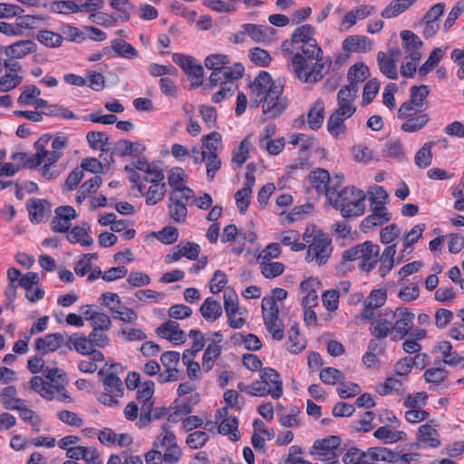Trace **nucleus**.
Segmentation results:
<instances>
[{
    "instance_id": "18",
    "label": "nucleus",
    "mask_w": 464,
    "mask_h": 464,
    "mask_svg": "<svg viewBox=\"0 0 464 464\" xmlns=\"http://www.w3.org/2000/svg\"><path fill=\"white\" fill-rule=\"evenodd\" d=\"M50 203L46 199L30 198L26 203V208L31 222L40 223L45 214L50 211Z\"/></svg>"
},
{
    "instance_id": "62",
    "label": "nucleus",
    "mask_w": 464,
    "mask_h": 464,
    "mask_svg": "<svg viewBox=\"0 0 464 464\" xmlns=\"http://www.w3.org/2000/svg\"><path fill=\"white\" fill-rule=\"evenodd\" d=\"M285 266L279 262L261 264V273L266 278H275L283 274Z\"/></svg>"
},
{
    "instance_id": "20",
    "label": "nucleus",
    "mask_w": 464,
    "mask_h": 464,
    "mask_svg": "<svg viewBox=\"0 0 464 464\" xmlns=\"http://www.w3.org/2000/svg\"><path fill=\"white\" fill-rule=\"evenodd\" d=\"M343 49L347 53H366L372 50V42L363 35H350L343 42Z\"/></svg>"
},
{
    "instance_id": "50",
    "label": "nucleus",
    "mask_w": 464,
    "mask_h": 464,
    "mask_svg": "<svg viewBox=\"0 0 464 464\" xmlns=\"http://www.w3.org/2000/svg\"><path fill=\"white\" fill-rule=\"evenodd\" d=\"M442 57L443 51L441 48L433 49L427 61L419 68V75L425 77L434 67L438 65Z\"/></svg>"
},
{
    "instance_id": "64",
    "label": "nucleus",
    "mask_w": 464,
    "mask_h": 464,
    "mask_svg": "<svg viewBox=\"0 0 464 464\" xmlns=\"http://www.w3.org/2000/svg\"><path fill=\"white\" fill-rule=\"evenodd\" d=\"M448 377V372L441 367L430 368L424 373V379L429 383H440Z\"/></svg>"
},
{
    "instance_id": "9",
    "label": "nucleus",
    "mask_w": 464,
    "mask_h": 464,
    "mask_svg": "<svg viewBox=\"0 0 464 464\" xmlns=\"http://www.w3.org/2000/svg\"><path fill=\"white\" fill-rule=\"evenodd\" d=\"M393 319L392 342H398L407 336L413 327L415 315L407 308H396Z\"/></svg>"
},
{
    "instance_id": "48",
    "label": "nucleus",
    "mask_w": 464,
    "mask_h": 464,
    "mask_svg": "<svg viewBox=\"0 0 464 464\" xmlns=\"http://www.w3.org/2000/svg\"><path fill=\"white\" fill-rule=\"evenodd\" d=\"M165 193L166 185L164 183H151L147 193L144 195L146 196V204L149 206L156 205L158 202L163 199Z\"/></svg>"
},
{
    "instance_id": "12",
    "label": "nucleus",
    "mask_w": 464,
    "mask_h": 464,
    "mask_svg": "<svg viewBox=\"0 0 464 464\" xmlns=\"http://www.w3.org/2000/svg\"><path fill=\"white\" fill-rule=\"evenodd\" d=\"M55 216L52 219L53 231L65 233L72 226V220L77 218L75 209L71 206H60L55 209Z\"/></svg>"
},
{
    "instance_id": "2",
    "label": "nucleus",
    "mask_w": 464,
    "mask_h": 464,
    "mask_svg": "<svg viewBox=\"0 0 464 464\" xmlns=\"http://www.w3.org/2000/svg\"><path fill=\"white\" fill-rule=\"evenodd\" d=\"M327 198L344 218L362 216L365 211L366 194L353 186L343 188L339 194L334 193V188H331Z\"/></svg>"
},
{
    "instance_id": "60",
    "label": "nucleus",
    "mask_w": 464,
    "mask_h": 464,
    "mask_svg": "<svg viewBox=\"0 0 464 464\" xmlns=\"http://www.w3.org/2000/svg\"><path fill=\"white\" fill-rule=\"evenodd\" d=\"M224 308L227 316L235 315L238 312V297L234 291L224 293Z\"/></svg>"
},
{
    "instance_id": "59",
    "label": "nucleus",
    "mask_w": 464,
    "mask_h": 464,
    "mask_svg": "<svg viewBox=\"0 0 464 464\" xmlns=\"http://www.w3.org/2000/svg\"><path fill=\"white\" fill-rule=\"evenodd\" d=\"M43 114L50 117H60L64 120L76 119L75 114L71 110L58 104H50L47 111H42Z\"/></svg>"
},
{
    "instance_id": "5",
    "label": "nucleus",
    "mask_w": 464,
    "mask_h": 464,
    "mask_svg": "<svg viewBox=\"0 0 464 464\" xmlns=\"http://www.w3.org/2000/svg\"><path fill=\"white\" fill-rule=\"evenodd\" d=\"M263 392L259 397L270 395L277 400L283 395L284 386L280 373L273 368L266 367L260 372V380L255 381Z\"/></svg>"
},
{
    "instance_id": "21",
    "label": "nucleus",
    "mask_w": 464,
    "mask_h": 464,
    "mask_svg": "<svg viewBox=\"0 0 464 464\" xmlns=\"http://www.w3.org/2000/svg\"><path fill=\"white\" fill-rule=\"evenodd\" d=\"M230 60L227 55L221 53L210 54L205 59V66L211 70L212 72L209 76V82L212 86L217 85V76L218 72L226 65L229 64Z\"/></svg>"
},
{
    "instance_id": "45",
    "label": "nucleus",
    "mask_w": 464,
    "mask_h": 464,
    "mask_svg": "<svg viewBox=\"0 0 464 464\" xmlns=\"http://www.w3.org/2000/svg\"><path fill=\"white\" fill-rule=\"evenodd\" d=\"M29 384L30 388L40 394L41 397L49 401L54 398V391L52 390V386L49 385V382H44L41 376L33 377Z\"/></svg>"
},
{
    "instance_id": "36",
    "label": "nucleus",
    "mask_w": 464,
    "mask_h": 464,
    "mask_svg": "<svg viewBox=\"0 0 464 464\" xmlns=\"http://www.w3.org/2000/svg\"><path fill=\"white\" fill-rule=\"evenodd\" d=\"M66 346L70 350H75L77 353L87 355L92 352V343L88 336L73 334L68 337Z\"/></svg>"
},
{
    "instance_id": "35",
    "label": "nucleus",
    "mask_w": 464,
    "mask_h": 464,
    "mask_svg": "<svg viewBox=\"0 0 464 464\" xmlns=\"http://www.w3.org/2000/svg\"><path fill=\"white\" fill-rule=\"evenodd\" d=\"M377 62L379 69L382 74L392 80H396L398 78L396 63L392 58H388L387 53L384 52H379L377 53Z\"/></svg>"
},
{
    "instance_id": "61",
    "label": "nucleus",
    "mask_w": 464,
    "mask_h": 464,
    "mask_svg": "<svg viewBox=\"0 0 464 464\" xmlns=\"http://www.w3.org/2000/svg\"><path fill=\"white\" fill-rule=\"evenodd\" d=\"M208 440V435L205 431L197 430L187 437L186 443L190 449L197 450L202 448Z\"/></svg>"
},
{
    "instance_id": "7",
    "label": "nucleus",
    "mask_w": 464,
    "mask_h": 464,
    "mask_svg": "<svg viewBox=\"0 0 464 464\" xmlns=\"http://www.w3.org/2000/svg\"><path fill=\"white\" fill-rule=\"evenodd\" d=\"M104 392L97 393L100 402L108 406L118 404V399L123 396L124 388L121 380L115 372H110L103 380Z\"/></svg>"
},
{
    "instance_id": "6",
    "label": "nucleus",
    "mask_w": 464,
    "mask_h": 464,
    "mask_svg": "<svg viewBox=\"0 0 464 464\" xmlns=\"http://www.w3.org/2000/svg\"><path fill=\"white\" fill-rule=\"evenodd\" d=\"M341 438L334 435L316 440L310 450V454L317 460L334 459L341 454Z\"/></svg>"
},
{
    "instance_id": "42",
    "label": "nucleus",
    "mask_w": 464,
    "mask_h": 464,
    "mask_svg": "<svg viewBox=\"0 0 464 464\" xmlns=\"http://www.w3.org/2000/svg\"><path fill=\"white\" fill-rule=\"evenodd\" d=\"M435 145L434 141H428L416 152L414 162L420 169L428 168L432 162L431 149Z\"/></svg>"
},
{
    "instance_id": "14",
    "label": "nucleus",
    "mask_w": 464,
    "mask_h": 464,
    "mask_svg": "<svg viewBox=\"0 0 464 464\" xmlns=\"http://www.w3.org/2000/svg\"><path fill=\"white\" fill-rule=\"evenodd\" d=\"M156 334L163 339H167L176 345L184 343L187 341L185 332L179 329L176 321L168 320L161 324L157 329Z\"/></svg>"
},
{
    "instance_id": "10",
    "label": "nucleus",
    "mask_w": 464,
    "mask_h": 464,
    "mask_svg": "<svg viewBox=\"0 0 464 464\" xmlns=\"http://www.w3.org/2000/svg\"><path fill=\"white\" fill-rule=\"evenodd\" d=\"M310 237L311 236L304 235V240L310 243L307 256L322 264L330 256L331 242L324 236L314 237L312 241L309 240Z\"/></svg>"
},
{
    "instance_id": "44",
    "label": "nucleus",
    "mask_w": 464,
    "mask_h": 464,
    "mask_svg": "<svg viewBox=\"0 0 464 464\" xmlns=\"http://www.w3.org/2000/svg\"><path fill=\"white\" fill-rule=\"evenodd\" d=\"M312 187L316 189L317 192H323L326 194V188L328 183L331 181L329 172L324 169H317L314 170L310 175Z\"/></svg>"
},
{
    "instance_id": "46",
    "label": "nucleus",
    "mask_w": 464,
    "mask_h": 464,
    "mask_svg": "<svg viewBox=\"0 0 464 464\" xmlns=\"http://www.w3.org/2000/svg\"><path fill=\"white\" fill-rule=\"evenodd\" d=\"M373 435L375 438L383 440L384 442H397L400 440H405L407 439V434L404 431L401 430H391L386 426H382L378 428Z\"/></svg>"
},
{
    "instance_id": "28",
    "label": "nucleus",
    "mask_w": 464,
    "mask_h": 464,
    "mask_svg": "<svg viewBox=\"0 0 464 464\" xmlns=\"http://www.w3.org/2000/svg\"><path fill=\"white\" fill-rule=\"evenodd\" d=\"M113 51L119 57L133 60L139 57V52L127 41L115 38L111 42L110 51Z\"/></svg>"
},
{
    "instance_id": "41",
    "label": "nucleus",
    "mask_w": 464,
    "mask_h": 464,
    "mask_svg": "<svg viewBox=\"0 0 464 464\" xmlns=\"http://www.w3.org/2000/svg\"><path fill=\"white\" fill-rule=\"evenodd\" d=\"M68 232L67 239L72 244H80L82 246H90L93 244L92 237L89 236L84 227L76 226Z\"/></svg>"
},
{
    "instance_id": "22",
    "label": "nucleus",
    "mask_w": 464,
    "mask_h": 464,
    "mask_svg": "<svg viewBox=\"0 0 464 464\" xmlns=\"http://www.w3.org/2000/svg\"><path fill=\"white\" fill-rule=\"evenodd\" d=\"M36 44L30 40L18 41L5 47V53L10 59H20L36 50Z\"/></svg>"
},
{
    "instance_id": "33",
    "label": "nucleus",
    "mask_w": 464,
    "mask_h": 464,
    "mask_svg": "<svg viewBox=\"0 0 464 464\" xmlns=\"http://www.w3.org/2000/svg\"><path fill=\"white\" fill-rule=\"evenodd\" d=\"M400 119H405V121L401 124V129L405 132H415L421 130L430 121L428 114H414L408 117H399Z\"/></svg>"
},
{
    "instance_id": "1",
    "label": "nucleus",
    "mask_w": 464,
    "mask_h": 464,
    "mask_svg": "<svg viewBox=\"0 0 464 464\" xmlns=\"http://www.w3.org/2000/svg\"><path fill=\"white\" fill-rule=\"evenodd\" d=\"M251 90L250 106L257 108L262 104L266 120L274 119L287 108V99L282 96L284 88L273 81L267 72H260L249 84Z\"/></svg>"
},
{
    "instance_id": "4",
    "label": "nucleus",
    "mask_w": 464,
    "mask_h": 464,
    "mask_svg": "<svg viewBox=\"0 0 464 464\" xmlns=\"http://www.w3.org/2000/svg\"><path fill=\"white\" fill-rule=\"evenodd\" d=\"M410 100L403 102L398 111V117H408L423 111L427 108L426 99L430 93L427 85L411 86Z\"/></svg>"
},
{
    "instance_id": "55",
    "label": "nucleus",
    "mask_w": 464,
    "mask_h": 464,
    "mask_svg": "<svg viewBox=\"0 0 464 464\" xmlns=\"http://www.w3.org/2000/svg\"><path fill=\"white\" fill-rule=\"evenodd\" d=\"M111 6L121 12L117 20L129 21L130 19V12L134 9V5L130 0H109Z\"/></svg>"
},
{
    "instance_id": "47",
    "label": "nucleus",
    "mask_w": 464,
    "mask_h": 464,
    "mask_svg": "<svg viewBox=\"0 0 464 464\" xmlns=\"http://www.w3.org/2000/svg\"><path fill=\"white\" fill-rule=\"evenodd\" d=\"M315 29L311 24H304L297 27L292 34L291 43L293 44H302L303 45L309 42L310 39H315Z\"/></svg>"
},
{
    "instance_id": "53",
    "label": "nucleus",
    "mask_w": 464,
    "mask_h": 464,
    "mask_svg": "<svg viewBox=\"0 0 464 464\" xmlns=\"http://www.w3.org/2000/svg\"><path fill=\"white\" fill-rule=\"evenodd\" d=\"M248 56L253 63L260 67L268 66L272 61L269 53L259 47L250 49Z\"/></svg>"
},
{
    "instance_id": "19",
    "label": "nucleus",
    "mask_w": 464,
    "mask_h": 464,
    "mask_svg": "<svg viewBox=\"0 0 464 464\" xmlns=\"http://www.w3.org/2000/svg\"><path fill=\"white\" fill-rule=\"evenodd\" d=\"M241 28L245 29L246 37H250L256 43H264L271 39L275 29L268 25L244 24Z\"/></svg>"
},
{
    "instance_id": "23",
    "label": "nucleus",
    "mask_w": 464,
    "mask_h": 464,
    "mask_svg": "<svg viewBox=\"0 0 464 464\" xmlns=\"http://www.w3.org/2000/svg\"><path fill=\"white\" fill-rule=\"evenodd\" d=\"M352 116L353 115H347L344 112L342 113V111L335 110L329 117L327 122V130L329 133L334 138H339L340 135L344 134L346 130L344 121Z\"/></svg>"
},
{
    "instance_id": "16",
    "label": "nucleus",
    "mask_w": 464,
    "mask_h": 464,
    "mask_svg": "<svg viewBox=\"0 0 464 464\" xmlns=\"http://www.w3.org/2000/svg\"><path fill=\"white\" fill-rule=\"evenodd\" d=\"M372 214L367 216L361 223L362 230L371 229L377 226H382L391 220L392 215L383 205H371Z\"/></svg>"
},
{
    "instance_id": "11",
    "label": "nucleus",
    "mask_w": 464,
    "mask_h": 464,
    "mask_svg": "<svg viewBox=\"0 0 464 464\" xmlns=\"http://www.w3.org/2000/svg\"><path fill=\"white\" fill-rule=\"evenodd\" d=\"M400 36L402 41V48L405 53H407L405 58L420 62L422 57L421 48L423 46V42L420 38L410 30L401 31Z\"/></svg>"
},
{
    "instance_id": "43",
    "label": "nucleus",
    "mask_w": 464,
    "mask_h": 464,
    "mask_svg": "<svg viewBox=\"0 0 464 464\" xmlns=\"http://www.w3.org/2000/svg\"><path fill=\"white\" fill-rule=\"evenodd\" d=\"M86 140L90 147L93 150H100L102 151L109 150L110 139L102 131H89L86 135Z\"/></svg>"
},
{
    "instance_id": "24",
    "label": "nucleus",
    "mask_w": 464,
    "mask_h": 464,
    "mask_svg": "<svg viewBox=\"0 0 464 464\" xmlns=\"http://www.w3.org/2000/svg\"><path fill=\"white\" fill-rule=\"evenodd\" d=\"M330 59L324 61L323 55L314 58V63L304 79V82H317L324 78L331 67Z\"/></svg>"
},
{
    "instance_id": "49",
    "label": "nucleus",
    "mask_w": 464,
    "mask_h": 464,
    "mask_svg": "<svg viewBox=\"0 0 464 464\" xmlns=\"http://www.w3.org/2000/svg\"><path fill=\"white\" fill-rule=\"evenodd\" d=\"M37 40L50 48H56L62 45L63 37L62 34H56L49 30H41L36 35Z\"/></svg>"
},
{
    "instance_id": "26",
    "label": "nucleus",
    "mask_w": 464,
    "mask_h": 464,
    "mask_svg": "<svg viewBox=\"0 0 464 464\" xmlns=\"http://www.w3.org/2000/svg\"><path fill=\"white\" fill-rule=\"evenodd\" d=\"M314 63V58L304 57L300 53H296L292 58L293 71L296 77L304 82Z\"/></svg>"
},
{
    "instance_id": "51",
    "label": "nucleus",
    "mask_w": 464,
    "mask_h": 464,
    "mask_svg": "<svg viewBox=\"0 0 464 464\" xmlns=\"http://www.w3.org/2000/svg\"><path fill=\"white\" fill-rule=\"evenodd\" d=\"M344 464H372L368 459L367 451L350 448L343 457Z\"/></svg>"
},
{
    "instance_id": "57",
    "label": "nucleus",
    "mask_w": 464,
    "mask_h": 464,
    "mask_svg": "<svg viewBox=\"0 0 464 464\" xmlns=\"http://www.w3.org/2000/svg\"><path fill=\"white\" fill-rule=\"evenodd\" d=\"M320 380L329 385L341 382L344 379V375L341 371L334 367H325L320 372Z\"/></svg>"
},
{
    "instance_id": "37",
    "label": "nucleus",
    "mask_w": 464,
    "mask_h": 464,
    "mask_svg": "<svg viewBox=\"0 0 464 464\" xmlns=\"http://www.w3.org/2000/svg\"><path fill=\"white\" fill-rule=\"evenodd\" d=\"M324 119V103L322 100H317L314 106L309 110L307 121L312 130H318Z\"/></svg>"
},
{
    "instance_id": "31",
    "label": "nucleus",
    "mask_w": 464,
    "mask_h": 464,
    "mask_svg": "<svg viewBox=\"0 0 464 464\" xmlns=\"http://www.w3.org/2000/svg\"><path fill=\"white\" fill-rule=\"evenodd\" d=\"M244 71V66L239 63H235L233 66L226 64L218 72L219 73L218 76H217V84L238 80L243 76Z\"/></svg>"
},
{
    "instance_id": "25",
    "label": "nucleus",
    "mask_w": 464,
    "mask_h": 464,
    "mask_svg": "<svg viewBox=\"0 0 464 464\" xmlns=\"http://www.w3.org/2000/svg\"><path fill=\"white\" fill-rule=\"evenodd\" d=\"M199 312L207 322L213 323L222 315L223 310L219 302L212 297H208L201 304Z\"/></svg>"
},
{
    "instance_id": "52",
    "label": "nucleus",
    "mask_w": 464,
    "mask_h": 464,
    "mask_svg": "<svg viewBox=\"0 0 464 464\" xmlns=\"http://www.w3.org/2000/svg\"><path fill=\"white\" fill-rule=\"evenodd\" d=\"M111 314L114 319L124 323H132L138 319V314L133 309L123 305L111 306Z\"/></svg>"
},
{
    "instance_id": "39",
    "label": "nucleus",
    "mask_w": 464,
    "mask_h": 464,
    "mask_svg": "<svg viewBox=\"0 0 464 464\" xmlns=\"http://www.w3.org/2000/svg\"><path fill=\"white\" fill-rule=\"evenodd\" d=\"M368 71V67L362 63L351 66L347 73V78L350 82L348 85H353L355 89H359L358 84L367 79Z\"/></svg>"
},
{
    "instance_id": "56",
    "label": "nucleus",
    "mask_w": 464,
    "mask_h": 464,
    "mask_svg": "<svg viewBox=\"0 0 464 464\" xmlns=\"http://www.w3.org/2000/svg\"><path fill=\"white\" fill-rule=\"evenodd\" d=\"M387 299L386 292L382 289L372 290L367 298L363 301V306L369 308H380L382 307Z\"/></svg>"
},
{
    "instance_id": "13",
    "label": "nucleus",
    "mask_w": 464,
    "mask_h": 464,
    "mask_svg": "<svg viewBox=\"0 0 464 464\" xmlns=\"http://www.w3.org/2000/svg\"><path fill=\"white\" fill-rule=\"evenodd\" d=\"M179 353L174 351L165 352L160 356V362L166 367L167 374H160L159 382L161 383L178 381L179 379V372L177 365L179 362Z\"/></svg>"
},
{
    "instance_id": "27",
    "label": "nucleus",
    "mask_w": 464,
    "mask_h": 464,
    "mask_svg": "<svg viewBox=\"0 0 464 464\" xmlns=\"http://www.w3.org/2000/svg\"><path fill=\"white\" fill-rule=\"evenodd\" d=\"M200 154V158L195 157L194 162L196 164L201 163L203 161L207 162V176L209 180H213L216 173L221 168V160L218 158V153H208L202 150Z\"/></svg>"
},
{
    "instance_id": "3",
    "label": "nucleus",
    "mask_w": 464,
    "mask_h": 464,
    "mask_svg": "<svg viewBox=\"0 0 464 464\" xmlns=\"http://www.w3.org/2000/svg\"><path fill=\"white\" fill-rule=\"evenodd\" d=\"M379 254L380 246L372 241L358 244L343 253V259L338 265V270L346 273L350 269L348 263L359 260V269L362 272L369 273L376 266Z\"/></svg>"
},
{
    "instance_id": "54",
    "label": "nucleus",
    "mask_w": 464,
    "mask_h": 464,
    "mask_svg": "<svg viewBox=\"0 0 464 464\" xmlns=\"http://www.w3.org/2000/svg\"><path fill=\"white\" fill-rule=\"evenodd\" d=\"M392 450L384 447H372L368 449L367 456L370 462L372 464L375 461L390 462L392 458Z\"/></svg>"
},
{
    "instance_id": "30",
    "label": "nucleus",
    "mask_w": 464,
    "mask_h": 464,
    "mask_svg": "<svg viewBox=\"0 0 464 464\" xmlns=\"http://www.w3.org/2000/svg\"><path fill=\"white\" fill-rule=\"evenodd\" d=\"M418 440L430 448H438L440 445L439 432L430 424H423L418 430Z\"/></svg>"
},
{
    "instance_id": "40",
    "label": "nucleus",
    "mask_w": 464,
    "mask_h": 464,
    "mask_svg": "<svg viewBox=\"0 0 464 464\" xmlns=\"http://www.w3.org/2000/svg\"><path fill=\"white\" fill-rule=\"evenodd\" d=\"M238 429V420L237 417L226 418L221 421L218 430L220 434L228 435L232 441L240 440Z\"/></svg>"
},
{
    "instance_id": "32",
    "label": "nucleus",
    "mask_w": 464,
    "mask_h": 464,
    "mask_svg": "<svg viewBox=\"0 0 464 464\" xmlns=\"http://www.w3.org/2000/svg\"><path fill=\"white\" fill-rule=\"evenodd\" d=\"M417 0H392L382 12L383 18L391 19L408 10Z\"/></svg>"
},
{
    "instance_id": "15",
    "label": "nucleus",
    "mask_w": 464,
    "mask_h": 464,
    "mask_svg": "<svg viewBox=\"0 0 464 464\" xmlns=\"http://www.w3.org/2000/svg\"><path fill=\"white\" fill-rule=\"evenodd\" d=\"M357 92L358 89H355L353 85H344L341 88L337 94L338 108L336 110L347 115H353L356 111L353 102L357 97Z\"/></svg>"
},
{
    "instance_id": "58",
    "label": "nucleus",
    "mask_w": 464,
    "mask_h": 464,
    "mask_svg": "<svg viewBox=\"0 0 464 464\" xmlns=\"http://www.w3.org/2000/svg\"><path fill=\"white\" fill-rule=\"evenodd\" d=\"M23 82V77L17 73L7 72L0 77V91L9 92L16 88Z\"/></svg>"
},
{
    "instance_id": "17",
    "label": "nucleus",
    "mask_w": 464,
    "mask_h": 464,
    "mask_svg": "<svg viewBox=\"0 0 464 464\" xmlns=\"http://www.w3.org/2000/svg\"><path fill=\"white\" fill-rule=\"evenodd\" d=\"M64 341L63 334L60 333L49 334L35 340V350L41 354L58 350Z\"/></svg>"
},
{
    "instance_id": "34",
    "label": "nucleus",
    "mask_w": 464,
    "mask_h": 464,
    "mask_svg": "<svg viewBox=\"0 0 464 464\" xmlns=\"http://www.w3.org/2000/svg\"><path fill=\"white\" fill-rule=\"evenodd\" d=\"M193 411L192 406L188 402L181 403L178 399H176L169 405V414L168 417V421L171 423H177L180 420H183V417L191 413Z\"/></svg>"
},
{
    "instance_id": "38",
    "label": "nucleus",
    "mask_w": 464,
    "mask_h": 464,
    "mask_svg": "<svg viewBox=\"0 0 464 464\" xmlns=\"http://www.w3.org/2000/svg\"><path fill=\"white\" fill-rule=\"evenodd\" d=\"M169 210L170 217L177 222H184L187 215V203L177 198L176 195H169Z\"/></svg>"
},
{
    "instance_id": "63",
    "label": "nucleus",
    "mask_w": 464,
    "mask_h": 464,
    "mask_svg": "<svg viewBox=\"0 0 464 464\" xmlns=\"http://www.w3.org/2000/svg\"><path fill=\"white\" fill-rule=\"evenodd\" d=\"M221 134L218 131H212L202 137L203 145L208 150V153H218V147L221 146Z\"/></svg>"
},
{
    "instance_id": "8",
    "label": "nucleus",
    "mask_w": 464,
    "mask_h": 464,
    "mask_svg": "<svg viewBox=\"0 0 464 464\" xmlns=\"http://www.w3.org/2000/svg\"><path fill=\"white\" fill-rule=\"evenodd\" d=\"M396 312L390 308L382 310L376 318L371 322L369 332L372 337H387L392 341L393 319Z\"/></svg>"
},
{
    "instance_id": "29",
    "label": "nucleus",
    "mask_w": 464,
    "mask_h": 464,
    "mask_svg": "<svg viewBox=\"0 0 464 464\" xmlns=\"http://www.w3.org/2000/svg\"><path fill=\"white\" fill-rule=\"evenodd\" d=\"M220 339L212 340L207 346L202 358V368L205 372H209L214 366V362L218 359L222 353V347L219 345Z\"/></svg>"
}]
</instances>
